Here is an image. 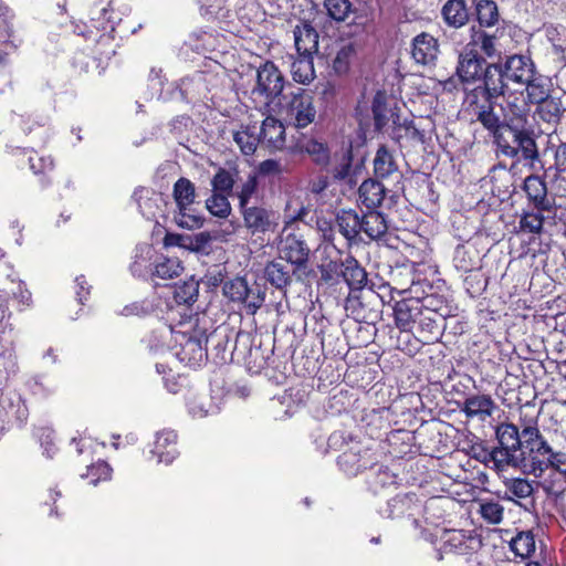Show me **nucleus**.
Segmentation results:
<instances>
[{"label":"nucleus","mask_w":566,"mask_h":566,"mask_svg":"<svg viewBox=\"0 0 566 566\" xmlns=\"http://www.w3.org/2000/svg\"><path fill=\"white\" fill-rule=\"evenodd\" d=\"M284 86L283 74L273 62L268 61L258 69L256 85L252 90V95L261 97L265 106H276V102L285 95Z\"/></svg>","instance_id":"6e6552de"},{"label":"nucleus","mask_w":566,"mask_h":566,"mask_svg":"<svg viewBox=\"0 0 566 566\" xmlns=\"http://www.w3.org/2000/svg\"><path fill=\"white\" fill-rule=\"evenodd\" d=\"M496 40L495 34H490L485 31H479L473 36V42L480 46L488 57H493L497 54Z\"/></svg>","instance_id":"13d9d810"},{"label":"nucleus","mask_w":566,"mask_h":566,"mask_svg":"<svg viewBox=\"0 0 566 566\" xmlns=\"http://www.w3.org/2000/svg\"><path fill=\"white\" fill-rule=\"evenodd\" d=\"M386 195L385 186L378 179L365 180L358 189V198L368 210H376L382 203Z\"/></svg>","instance_id":"5701e85b"},{"label":"nucleus","mask_w":566,"mask_h":566,"mask_svg":"<svg viewBox=\"0 0 566 566\" xmlns=\"http://www.w3.org/2000/svg\"><path fill=\"white\" fill-rule=\"evenodd\" d=\"M91 20L96 22L95 27L105 32H113L115 25L122 21V14L113 8V1H99L91 9Z\"/></svg>","instance_id":"aec40b11"},{"label":"nucleus","mask_w":566,"mask_h":566,"mask_svg":"<svg viewBox=\"0 0 566 566\" xmlns=\"http://www.w3.org/2000/svg\"><path fill=\"white\" fill-rule=\"evenodd\" d=\"M258 135H260V144L270 149L279 150L284 146L285 128L283 124L274 117H266L262 122V125L258 126Z\"/></svg>","instance_id":"dca6fc26"},{"label":"nucleus","mask_w":566,"mask_h":566,"mask_svg":"<svg viewBox=\"0 0 566 566\" xmlns=\"http://www.w3.org/2000/svg\"><path fill=\"white\" fill-rule=\"evenodd\" d=\"M476 18L481 27H493L500 18L497 4L492 0H479L475 7Z\"/></svg>","instance_id":"79ce46f5"},{"label":"nucleus","mask_w":566,"mask_h":566,"mask_svg":"<svg viewBox=\"0 0 566 566\" xmlns=\"http://www.w3.org/2000/svg\"><path fill=\"white\" fill-rule=\"evenodd\" d=\"M535 72V64L531 57L522 54L506 55L486 65L484 84L494 93L511 92L509 83L522 86L530 82Z\"/></svg>","instance_id":"7ed1b4c3"},{"label":"nucleus","mask_w":566,"mask_h":566,"mask_svg":"<svg viewBox=\"0 0 566 566\" xmlns=\"http://www.w3.org/2000/svg\"><path fill=\"white\" fill-rule=\"evenodd\" d=\"M523 190L527 196L528 202L536 211L553 210L555 200L548 197L546 182L539 176L531 175L526 177Z\"/></svg>","instance_id":"f8f14e48"},{"label":"nucleus","mask_w":566,"mask_h":566,"mask_svg":"<svg viewBox=\"0 0 566 566\" xmlns=\"http://www.w3.org/2000/svg\"><path fill=\"white\" fill-rule=\"evenodd\" d=\"M548 463L552 468L566 475V453L565 452H551L547 454Z\"/></svg>","instance_id":"774afa93"},{"label":"nucleus","mask_w":566,"mask_h":566,"mask_svg":"<svg viewBox=\"0 0 566 566\" xmlns=\"http://www.w3.org/2000/svg\"><path fill=\"white\" fill-rule=\"evenodd\" d=\"M495 437L500 443V448L515 453L521 449L522 430L513 423H500L495 429Z\"/></svg>","instance_id":"7c9ffc66"},{"label":"nucleus","mask_w":566,"mask_h":566,"mask_svg":"<svg viewBox=\"0 0 566 566\" xmlns=\"http://www.w3.org/2000/svg\"><path fill=\"white\" fill-rule=\"evenodd\" d=\"M248 282L244 277H235L224 283L223 285V294L232 302H240L243 298V295L248 291Z\"/></svg>","instance_id":"6e6d98bb"},{"label":"nucleus","mask_w":566,"mask_h":566,"mask_svg":"<svg viewBox=\"0 0 566 566\" xmlns=\"http://www.w3.org/2000/svg\"><path fill=\"white\" fill-rule=\"evenodd\" d=\"M339 232L348 242H356L361 233L360 216L353 209L340 210L336 216Z\"/></svg>","instance_id":"a878e982"},{"label":"nucleus","mask_w":566,"mask_h":566,"mask_svg":"<svg viewBox=\"0 0 566 566\" xmlns=\"http://www.w3.org/2000/svg\"><path fill=\"white\" fill-rule=\"evenodd\" d=\"M233 185L234 180L232 178V175L230 174V171L223 168L219 169L211 180L213 191L217 193L226 195L231 192Z\"/></svg>","instance_id":"052dcab7"},{"label":"nucleus","mask_w":566,"mask_h":566,"mask_svg":"<svg viewBox=\"0 0 566 566\" xmlns=\"http://www.w3.org/2000/svg\"><path fill=\"white\" fill-rule=\"evenodd\" d=\"M112 469L104 462L99 461L96 464L87 467V478H91V484L96 485L99 481H106L111 478Z\"/></svg>","instance_id":"0e129e2a"},{"label":"nucleus","mask_w":566,"mask_h":566,"mask_svg":"<svg viewBox=\"0 0 566 566\" xmlns=\"http://www.w3.org/2000/svg\"><path fill=\"white\" fill-rule=\"evenodd\" d=\"M293 80L301 84H308L315 77L313 55L298 54L291 65Z\"/></svg>","instance_id":"e433bc0d"},{"label":"nucleus","mask_w":566,"mask_h":566,"mask_svg":"<svg viewBox=\"0 0 566 566\" xmlns=\"http://www.w3.org/2000/svg\"><path fill=\"white\" fill-rule=\"evenodd\" d=\"M277 250L281 258L295 265L296 269L306 266L311 253L304 235L293 223H286L281 231Z\"/></svg>","instance_id":"0eeeda50"},{"label":"nucleus","mask_w":566,"mask_h":566,"mask_svg":"<svg viewBox=\"0 0 566 566\" xmlns=\"http://www.w3.org/2000/svg\"><path fill=\"white\" fill-rule=\"evenodd\" d=\"M258 187V180L255 176H249L245 182L242 185L241 190L238 193L240 200V207H247L250 198L255 192Z\"/></svg>","instance_id":"338daca9"},{"label":"nucleus","mask_w":566,"mask_h":566,"mask_svg":"<svg viewBox=\"0 0 566 566\" xmlns=\"http://www.w3.org/2000/svg\"><path fill=\"white\" fill-rule=\"evenodd\" d=\"M324 7L328 17L335 21H344L352 11V3L349 0H325Z\"/></svg>","instance_id":"5fc2aeb1"},{"label":"nucleus","mask_w":566,"mask_h":566,"mask_svg":"<svg viewBox=\"0 0 566 566\" xmlns=\"http://www.w3.org/2000/svg\"><path fill=\"white\" fill-rule=\"evenodd\" d=\"M438 54L439 42L433 35L427 32H421L412 39L411 56L417 64H434Z\"/></svg>","instance_id":"2eb2a0df"},{"label":"nucleus","mask_w":566,"mask_h":566,"mask_svg":"<svg viewBox=\"0 0 566 566\" xmlns=\"http://www.w3.org/2000/svg\"><path fill=\"white\" fill-rule=\"evenodd\" d=\"M208 344L211 345V356L216 364H223L228 359V334L224 327H213L208 332Z\"/></svg>","instance_id":"72a5a7b5"},{"label":"nucleus","mask_w":566,"mask_h":566,"mask_svg":"<svg viewBox=\"0 0 566 566\" xmlns=\"http://www.w3.org/2000/svg\"><path fill=\"white\" fill-rule=\"evenodd\" d=\"M296 146L300 151L307 154L315 165L325 167L329 164L331 151L324 140L305 136L297 140Z\"/></svg>","instance_id":"4be33fe9"},{"label":"nucleus","mask_w":566,"mask_h":566,"mask_svg":"<svg viewBox=\"0 0 566 566\" xmlns=\"http://www.w3.org/2000/svg\"><path fill=\"white\" fill-rule=\"evenodd\" d=\"M133 200L136 202L139 212L147 220H153L158 210V201L161 200L160 195L154 189L147 187H138L133 193Z\"/></svg>","instance_id":"bb28decb"},{"label":"nucleus","mask_w":566,"mask_h":566,"mask_svg":"<svg viewBox=\"0 0 566 566\" xmlns=\"http://www.w3.org/2000/svg\"><path fill=\"white\" fill-rule=\"evenodd\" d=\"M552 448L541 433L536 423H527L522 427L521 451L522 455L528 454L533 460L545 457Z\"/></svg>","instance_id":"ddd939ff"},{"label":"nucleus","mask_w":566,"mask_h":566,"mask_svg":"<svg viewBox=\"0 0 566 566\" xmlns=\"http://www.w3.org/2000/svg\"><path fill=\"white\" fill-rule=\"evenodd\" d=\"M179 98L181 101H196L202 97L207 92L206 76L203 73H196L192 76L184 77L176 83Z\"/></svg>","instance_id":"b1692460"},{"label":"nucleus","mask_w":566,"mask_h":566,"mask_svg":"<svg viewBox=\"0 0 566 566\" xmlns=\"http://www.w3.org/2000/svg\"><path fill=\"white\" fill-rule=\"evenodd\" d=\"M371 112L374 116L375 128L381 130L389 122L387 107V94L384 91H377L371 102Z\"/></svg>","instance_id":"ea45409f"},{"label":"nucleus","mask_w":566,"mask_h":566,"mask_svg":"<svg viewBox=\"0 0 566 566\" xmlns=\"http://www.w3.org/2000/svg\"><path fill=\"white\" fill-rule=\"evenodd\" d=\"M497 409L493 398L486 394L470 395L460 407V411L467 419H478L482 422L491 418Z\"/></svg>","instance_id":"9b49d317"},{"label":"nucleus","mask_w":566,"mask_h":566,"mask_svg":"<svg viewBox=\"0 0 566 566\" xmlns=\"http://www.w3.org/2000/svg\"><path fill=\"white\" fill-rule=\"evenodd\" d=\"M441 542L438 559L442 558L441 553L465 555L481 547L480 538L458 530L446 531L441 537Z\"/></svg>","instance_id":"9d476101"},{"label":"nucleus","mask_w":566,"mask_h":566,"mask_svg":"<svg viewBox=\"0 0 566 566\" xmlns=\"http://www.w3.org/2000/svg\"><path fill=\"white\" fill-rule=\"evenodd\" d=\"M484 462H492L496 470H502L504 465L509 464L514 453H511L500 447L494 448L492 451L486 452L482 449Z\"/></svg>","instance_id":"bf43d9fd"},{"label":"nucleus","mask_w":566,"mask_h":566,"mask_svg":"<svg viewBox=\"0 0 566 566\" xmlns=\"http://www.w3.org/2000/svg\"><path fill=\"white\" fill-rule=\"evenodd\" d=\"M476 85L465 94L469 114L492 137L496 151L509 158L534 160L538 157L533 132L528 128V103L524 91L494 93Z\"/></svg>","instance_id":"f257e3e1"},{"label":"nucleus","mask_w":566,"mask_h":566,"mask_svg":"<svg viewBox=\"0 0 566 566\" xmlns=\"http://www.w3.org/2000/svg\"><path fill=\"white\" fill-rule=\"evenodd\" d=\"M208 211L219 218H227L231 212L230 202L224 193L213 192L206 200Z\"/></svg>","instance_id":"3c124183"},{"label":"nucleus","mask_w":566,"mask_h":566,"mask_svg":"<svg viewBox=\"0 0 566 566\" xmlns=\"http://www.w3.org/2000/svg\"><path fill=\"white\" fill-rule=\"evenodd\" d=\"M366 483L374 494H380L386 490L396 488L398 482L397 475L388 467L378 464L376 461V464H373L368 470Z\"/></svg>","instance_id":"6ab92c4d"},{"label":"nucleus","mask_w":566,"mask_h":566,"mask_svg":"<svg viewBox=\"0 0 566 566\" xmlns=\"http://www.w3.org/2000/svg\"><path fill=\"white\" fill-rule=\"evenodd\" d=\"M294 44L297 54L313 55L318 51V33L307 22L296 25L294 31Z\"/></svg>","instance_id":"412c9836"},{"label":"nucleus","mask_w":566,"mask_h":566,"mask_svg":"<svg viewBox=\"0 0 566 566\" xmlns=\"http://www.w3.org/2000/svg\"><path fill=\"white\" fill-rule=\"evenodd\" d=\"M153 311H154L153 304L147 300H143V301L133 302V303L126 305L123 308L122 314L125 316H132V315L145 316V315L150 314Z\"/></svg>","instance_id":"69168bd1"},{"label":"nucleus","mask_w":566,"mask_h":566,"mask_svg":"<svg viewBox=\"0 0 566 566\" xmlns=\"http://www.w3.org/2000/svg\"><path fill=\"white\" fill-rule=\"evenodd\" d=\"M504 485L506 488V492L509 493V500L527 499L534 492L532 483L523 478L506 479L504 481Z\"/></svg>","instance_id":"de8ad7c7"},{"label":"nucleus","mask_w":566,"mask_h":566,"mask_svg":"<svg viewBox=\"0 0 566 566\" xmlns=\"http://www.w3.org/2000/svg\"><path fill=\"white\" fill-rule=\"evenodd\" d=\"M182 269L184 268L177 258L160 256L156 261L154 271L151 273L154 276L160 277L163 280H169L179 276Z\"/></svg>","instance_id":"58836bf2"},{"label":"nucleus","mask_w":566,"mask_h":566,"mask_svg":"<svg viewBox=\"0 0 566 566\" xmlns=\"http://www.w3.org/2000/svg\"><path fill=\"white\" fill-rule=\"evenodd\" d=\"M276 106L285 122L297 129L306 128L316 118L314 98L310 92L301 87L282 95Z\"/></svg>","instance_id":"39448f33"},{"label":"nucleus","mask_w":566,"mask_h":566,"mask_svg":"<svg viewBox=\"0 0 566 566\" xmlns=\"http://www.w3.org/2000/svg\"><path fill=\"white\" fill-rule=\"evenodd\" d=\"M485 59L473 50H467L459 55L457 74L463 83L480 82L484 85L486 65Z\"/></svg>","instance_id":"1a4fd4ad"},{"label":"nucleus","mask_w":566,"mask_h":566,"mask_svg":"<svg viewBox=\"0 0 566 566\" xmlns=\"http://www.w3.org/2000/svg\"><path fill=\"white\" fill-rule=\"evenodd\" d=\"M396 325L407 331L422 315L421 302L419 297H408L396 303L394 307Z\"/></svg>","instance_id":"a211bd4d"},{"label":"nucleus","mask_w":566,"mask_h":566,"mask_svg":"<svg viewBox=\"0 0 566 566\" xmlns=\"http://www.w3.org/2000/svg\"><path fill=\"white\" fill-rule=\"evenodd\" d=\"M357 54V46L354 42H348L340 46L333 61V69L337 74H346L350 64Z\"/></svg>","instance_id":"a19ab883"},{"label":"nucleus","mask_w":566,"mask_h":566,"mask_svg":"<svg viewBox=\"0 0 566 566\" xmlns=\"http://www.w3.org/2000/svg\"><path fill=\"white\" fill-rule=\"evenodd\" d=\"M266 280L276 289L283 290L292 282V275L289 268L277 261L269 262L264 269Z\"/></svg>","instance_id":"c9c22d12"},{"label":"nucleus","mask_w":566,"mask_h":566,"mask_svg":"<svg viewBox=\"0 0 566 566\" xmlns=\"http://www.w3.org/2000/svg\"><path fill=\"white\" fill-rule=\"evenodd\" d=\"M479 512L490 524H500L503 521L504 507L496 501H482Z\"/></svg>","instance_id":"603ef678"},{"label":"nucleus","mask_w":566,"mask_h":566,"mask_svg":"<svg viewBox=\"0 0 566 566\" xmlns=\"http://www.w3.org/2000/svg\"><path fill=\"white\" fill-rule=\"evenodd\" d=\"M514 554L521 558H527L535 551V539L532 532H520L510 542Z\"/></svg>","instance_id":"37998d69"},{"label":"nucleus","mask_w":566,"mask_h":566,"mask_svg":"<svg viewBox=\"0 0 566 566\" xmlns=\"http://www.w3.org/2000/svg\"><path fill=\"white\" fill-rule=\"evenodd\" d=\"M563 113L562 104L558 98L548 96L537 103V114L541 119L547 123L556 122Z\"/></svg>","instance_id":"09e8293b"},{"label":"nucleus","mask_w":566,"mask_h":566,"mask_svg":"<svg viewBox=\"0 0 566 566\" xmlns=\"http://www.w3.org/2000/svg\"><path fill=\"white\" fill-rule=\"evenodd\" d=\"M453 264L458 271L470 272L480 266L479 251L473 245H458L453 255Z\"/></svg>","instance_id":"f704fd0d"},{"label":"nucleus","mask_w":566,"mask_h":566,"mask_svg":"<svg viewBox=\"0 0 566 566\" xmlns=\"http://www.w3.org/2000/svg\"><path fill=\"white\" fill-rule=\"evenodd\" d=\"M242 209L243 222L252 234L272 231L275 226V213L262 207H244Z\"/></svg>","instance_id":"4468645a"},{"label":"nucleus","mask_w":566,"mask_h":566,"mask_svg":"<svg viewBox=\"0 0 566 566\" xmlns=\"http://www.w3.org/2000/svg\"><path fill=\"white\" fill-rule=\"evenodd\" d=\"M352 160L353 156L350 150L343 154L340 161L332 169V176L335 180L344 181L350 186L356 184Z\"/></svg>","instance_id":"c03bdc74"},{"label":"nucleus","mask_w":566,"mask_h":566,"mask_svg":"<svg viewBox=\"0 0 566 566\" xmlns=\"http://www.w3.org/2000/svg\"><path fill=\"white\" fill-rule=\"evenodd\" d=\"M442 17L449 27L459 29L469 21L464 0H448L442 8Z\"/></svg>","instance_id":"2f4dec72"},{"label":"nucleus","mask_w":566,"mask_h":566,"mask_svg":"<svg viewBox=\"0 0 566 566\" xmlns=\"http://www.w3.org/2000/svg\"><path fill=\"white\" fill-rule=\"evenodd\" d=\"M342 268L340 275L350 290H361L366 285L367 273L355 258L348 255L342 261Z\"/></svg>","instance_id":"cd10ccee"},{"label":"nucleus","mask_w":566,"mask_h":566,"mask_svg":"<svg viewBox=\"0 0 566 566\" xmlns=\"http://www.w3.org/2000/svg\"><path fill=\"white\" fill-rule=\"evenodd\" d=\"M176 444L177 433L174 430L159 431L150 453L157 459V463L170 464L178 455Z\"/></svg>","instance_id":"f3484780"},{"label":"nucleus","mask_w":566,"mask_h":566,"mask_svg":"<svg viewBox=\"0 0 566 566\" xmlns=\"http://www.w3.org/2000/svg\"><path fill=\"white\" fill-rule=\"evenodd\" d=\"M212 319L206 313H196L180 321L175 335V356L186 366L200 367L208 358V332Z\"/></svg>","instance_id":"f03ea898"},{"label":"nucleus","mask_w":566,"mask_h":566,"mask_svg":"<svg viewBox=\"0 0 566 566\" xmlns=\"http://www.w3.org/2000/svg\"><path fill=\"white\" fill-rule=\"evenodd\" d=\"M199 293L198 281L190 279L176 284L174 289V297L178 304H192L197 301Z\"/></svg>","instance_id":"a18cd8bd"},{"label":"nucleus","mask_w":566,"mask_h":566,"mask_svg":"<svg viewBox=\"0 0 566 566\" xmlns=\"http://www.w3.org/2000/svg\"><path fill=\"white\" fill-rule=\"evenodd\" d=\"M543 211H525L520 219V227L530 233H541L544 224Z\"/></svg>","instance_id":"4d7b16f0"},{"label":"nucleus","mask_w":566,"mask_h":566,"mask_svg":"<svg viewBox=\"0 0 566 566\" xmlns=\"http://www.w3.org/2000/svg\"><path fill=\"white\" fill-rule=\"evenodd\" d=\"M374 174L376 178L388 179L391 176L400 177L398 165L394 158V155L388 150L386 146H380L377 149L374 158Z\"/></svg>","instance_id":"c756f323"},{"label":"nucleus","mask_w":566,"mask_h":566,"mask_svg":"<svg viewBox=\"0 0 566 566\" xmlns=\"http://www.w3.org/2000/svg\"><path fill=\"white\" fill-rule=\"evenodd\" d=\"M522 86L525 87L527 93L525 99L532 104H537L542 102L544 98L548 97V90L544 83V80L541 75H537L535 72L530 82H526Z\"/></svg>","instance_id":"49530a36"},{"label":"nucleus","mask_w":566,"mask_h":566,"mask_svg":"<svg viewBox=\"0 0 566 566\" xmlns=\"http://www.w3.org/2000/svg\"><path fill=\"white\" fill-rule=\"evenodd\" d=\"M545 34L552 44L553 54L563 62H566V29L555 25L545 28Z\"/></svg>","instance_id":"4c0bfd02"},{"label":"nucleus","mask_w":566,"mask_h":566,"mask_svg":"<svg viewBox=\"0 0 566 566\" xmlns=\"http://www.w3.org/2000/svg\"><path fill=\"white\" fill-rule=\"evenodd\" d=\"M30 169L35 174H45L53 169V159L50 156L40 155L36 151H31L29 157Z\"/></svg>","instance_id":"e2e57ef3"},{"label":"nucleus","mask_w":566,"mask_h":566,"mask_svg":"<svg viewBox=\"0 0 566 566\" xmlns=\"http://www.w3.org/2000/svg\"><path fill=\"white\" fill-rule=\"evenodd\" d=\"M327 442L329 448L343 450L337 463L339 469L349 476L368 471L373 464H376V453L345 431L333 432Z\"/></svg>","instance_id":"20e7f679"},{"label":"nucleus","mask_w":566,"mask_h":566,"mask_svg":"<svg viewBox=\"0 0 566 566\" xmlns=\"http://www.w3.org/2000/svg\"><path fill=\"white\" fill-rule=\"evenodd\" d=\"M421 310L438 314L444 318L448 315V305L446 302L437 295L430 294L420 298Z\"/></svg>","instance_id":"680f3d73"},{"label":"nucleus","mask_w":566,"mask_h":566,"mask_svg":"<svg viewBox=\"0 0 566 566\" xmlns=\"http://www.w3.org/2000/svg\"><path fill=\"white\" fill-rule=\"evenodd\" d=\"M259 137L256 124L241 126L239 130L233 132V140L245 156H251L255 153L260 144Z\"/></svg>","instance_id":"473e14b6"},{"label":"nucleus","mask_w":566,"mask_h":566,"mask_svg":"<svg viewBox=\"0 0 566 566\" xmlns=\"http://www.w3.org/2000/svg\"><path fill=\"white\" fill-rule=\"evenodd\" d=\"M265 300V291L258 283L249 284L248 291L243 295L241 303L245 305V307L254 314L264 303Z\"/></svg>","instance_id":"8fccbe9b"},{"label":"nucleus","mask_w":566,"mask_h":566,"mask_svg":"<svg viewBox=\"0 0 566 566\" xmlns=\"http://www.w3.org/2000/svg\"><path fill=\"white\" fill-rule=\"evenodd\" d=\"M172 197L178 209L174 216L177 226L189 230L200 228L203 218L193 213L191 209L196 200L195 185L185 177L179 178L174 185Z\"/></svg>","instance_id":"423d86ee"},{"label":"nucleus","mask_w":566,"mask_h":566,"mask_svg":"<svg viewBox=\"0 0 566 566\" xmlns=\"http://www.w3.org/2000/svg\"><path fill=\"white\" fill-rule=\"evenodd\" d=\"M361 232L370 240H378L387 233L388 224L385 216L377 210H369L360 216Z\"/></svg>","instance_id":"c85d7f7f"},{"label":"nucleus","mask_w":566,"mask_h":566,"mask_svg":"<svg viewBox=\"0 0 566 566\" xmlns=\"http://www.w3.org/2000/svg\"><path fill=\"white\" fill-rule=\"evenodd\" d=\"M213 237L208 231L187 234L186 249L193 252L208 253Z\"/></svg>","instance_id":"864d4df0"},{"label":"nucleus","mask_w":566,"mask_h":566,"mask_svg":"<svg viewBox=\"0 0 566 566\" xmlns=\"http://www.w3.org/2000/svg\"><path fill=\"white\" fill-rule=\"evenodd\" d=\"M415 494H398L387 502L385 509L380 511L387 518H398L405 515H413L412 511L417 506Z\"/></svg>","instance_id":"393cba45"}]
</instances>
